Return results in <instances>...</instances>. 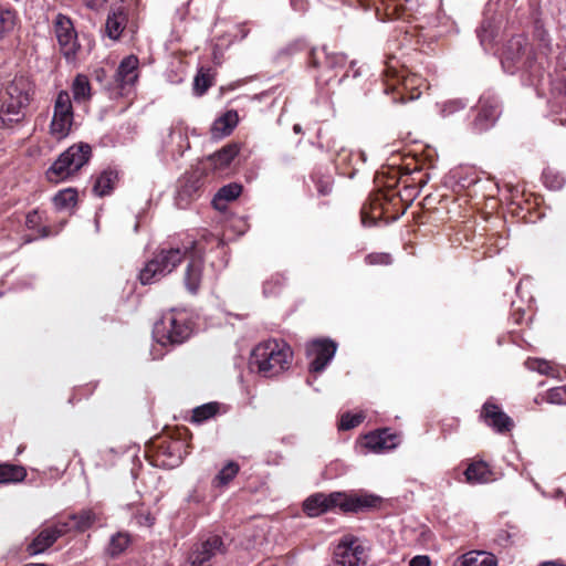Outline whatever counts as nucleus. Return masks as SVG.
I'll list each match as a JSON object with an SVG mask.
<instances>
[{
  "mask_svg": "<svg viewBox=\"0 0 566 566\" xmlns=\"http://www.w3.org/2000/svg\"><path fill=\"white\" fill-rule=\"evenodd\" d=\"M126 15L122 11L113 12L106 20V32L111 39H118L126 25Z\"/></svg>",
  "mask_w": 566,
  "mask_h": 566,
  "instance_id": "nucleus-27",
  "label": "nucleus"
},
{
  "mask_svg": "<svg viewBox=\"0 0 566 566\" xmlns=\"http://www.w3.org/2000/svg\"><path fill=\"white\" fill-rule=\"evenodd\" d=\"M42 218L38 210L30 211L25 217V226L30 230H35L36 235L33 238L25 239L27 242H31L38 238H46L51 234V229L49 227H40Z\"/></svg>",
  "mask_w": 566,
  "mask_h": 566,
  "instance_id": "nucleus-28",
  "label": "nucleus"
},
{
  "mask_svg": "<svg viewBox=\"0 0 566 566\" xmlns=\"http://www.w3.org/2000/svg\"><path fill=\"white\" fill-rule=\"evenodd\" d=\"M552 188L558 189L562 187V180H556L553 185H551Z\"/></svg>",
  "mask_w": 566,
  "mask_h": 566,
  "instance_id": "nucleus-54",
  "label": "nucleus"
},
{
  "mask_svg": "<svg viewBox=\"0 0 566 566\" xmlns=\"http://www.w3.org/2000/svg\"><path fill=\"white\" fill-rule=\"evenodd\" d=\"M501 113L500 104L495 98L482 97L476 107V115L473 120V127L482 133L492 127Z\"/></svg>",
  "mask_w": 566,
  "mask_h": 566,
  "instance_id": "nucleus-15",
  "label": "nucleus"
},
{
  "mask_svg": "<svg viewBox=\"0 0 566 566\" xmlns=\"http://www.w3.org/2000/svg\"><path fill=\"white\" fill-rule=\"evenodd\" d=\"M305 48H306V45H305L304 41L296 40V41L290 43L289 45H286V48L284 49V52L286 54H294L296 52L303 51Z\"/></svg>",
  "mask_w": 566,
  "mask_h": 566,
  "instance_id": "nucleus-45",
  "label": "nucleus"
},
{
  "mask_svg": "<svg viewBox=\"0 0 566 566\" xmlns=\"http://www.w3.org/2000/svg\"><path fill=\"white\" fill-rule=\"evenodd\" d=\"M465 103L461 99H451L443 104L442 107V115L449 116L460 109H463L465 107Z\"/></svg>",
  "mask_w": 566,
  "mask_h": 566,
  "instance_id": "nucleus-42",
  "label": "nucleus"
},
{
  "mask_svg": "<svg viewBox=\"0 0 566 566\" xmlns=\"http://www.w3.org/2000/svg\"><path fill=\"white\" fill-rule=\"evenodd\" d=\"M361 218H363V222L365 223L366 222V219H367V211H366V208L364 207L363 210H361Z\"/></svg>",
  "mask_w": 566,
  "mask_h": 566,
  "instance_id": "nucleus-55",
  "label": "nucleus"
},
{
  "mask_svg": "<svg viewBox=\"0 0 566 566\" xmlns=\"http://www.w3.org/2000/svg\"><path fill=\"white\" fill-rule=\"evenodd\" d=\"M238 154L239 146L232 143L208 156L206 160L212 170L219 171L228 168Z\"/></svg>",
  "mask_w": 566,
  "mask_h": 566,
  "instance_id": "nucleus-20",
  "label": "nucleus"
},
{
  "mask_svg": "<svg viewBox=\"0 0 566 566\" xmlns=\"http://www.w3.org/2000/svg\"><path fill=\"white\" fill-rule=\"evenodd\" d=\"M525 364L528 369L538 371L539 374H543V375H551V373L553 370V368L548 361H546L544 359H539V358L528 359V360H526Z\"/></svg>",
  "mask_w": 566,
  "mask_h": 566,
  "instance_id": "nucleus-38",
  "label": "nucleus"
},
{
  "mask_svg": "<svg viewBox=\"0 0 566 566\" xmlns=\"http://www.w3.org/2000/svg\"><path fill=\"white\" fill-rule=\"evenodd\" d=\"M337 344L332 339H315L307 344L306 355L311 359L308 369L311 373L323 371L334 358Z\"/></svg>",
  "mask_w": 566,
  "mask_h": 566,
  "instance_id": "nucleus-10",
  "label": "nucleus"
},
{
  "mask_svg": "<svg viewBox=\"0 0 566 566\" xmlns=\"http://www.w3.org/2000/svg\"><path fill=\"white\" fill-rule=\"evenodd\" d=\"M33 86L31 81L23 76H14L7 85L1 97L0 125L10 127L20 123L25 116V108L29 106Z\"/></svg>",
  "mask_w": 566,
  "mask_h": 566,
  "instance_id": "nucleus-2",
  "label": "nucleus"
},
{
  "mask_svg": "<svg viewBox=\"0 0 566 566\" xmlns=\"http://www.w3.org/2000/svg\"><path fill=\"white\" fill-rule=\"evenodd\" d=\"M139 524L151 526L155 523V517L150 513H139L136 515Z\"/></svg>",
  "mask_w": 566,
  "mask_h": 566,
  "instance_id": "nucleus-47",
  "label": "nucleus"
},
{
  "mask_svg": "<svg viewBox=\"0 0 566 566\" xmlns=\"http://www.w3.org/2000/svg\"><path fill=\"white\" fill-rule=\"evenodd\" d=\"M399 6L402 8L403 11H411L415 9V7L418 4L417 0H398Z\"/></svg>",
  "mask_w": 566,
  "mask_h": 566,
  "instance_id": "nucleus-50",
  "label": "nucleus"
},
{
  "mask_svg": "<svg viewBox=\"0 0 566 566\" xmlns=\"http://www.w3.org/2000/svg\"><path fill=\"white\" fill-rule=\"evenodd\" d=\"M547 401L551 403H566V386L552 388L547 391Z\"/></svg>",
  "mask_w": 566,
  "mask_h": 566,
  "instance_id": "nucleus-40",
  "label": "nucleus"
},
{
  "mask_svg": "<svg viewBox=\"0 0 566 566\" xmlns=\"http://www.w3.org/2000/svg\"><path fill=\"white\" fill-rule=\"evenodd\" d=\"M15 24V13L12 10H0V35L9 32Z\"/></svg>",
  "mask_w": 566,
  "mask_h": 566,
  "instance_id": "nucleus-37",
  "label": "nucleus"
},
{
  "mask_svg": "<svg viewBox=\"0 0 566 566\" xmlns=\"http://www.w3.org/2000/svg\"><path fill=\"white\" fill-rule=\"evenodd\" d=\"M213 85V76L210 70L200 69L193 80V92L196 95H203Z\"/></svg>",
  "mask_w": 566,
  "mask_h": 566,
  "instance_id": "nucleus-33",
  "label": "nucleus"
},
{
  "mask_svg": "<svg viewBox=\"0 0 566 566\" xmlns=\"http://www.w3.org/2000/svg\"><path fill=\"white\" fill-rule=\"evenodd\" d=\"M242 191V187L239 184H229L221 187L213 198V205L219 208L220 201H232L237 199Z\"/></svg>",
  "mask_w": 566,
  "mask_h": 566,
  "instance_id": "nucleus-34",
  "label": "nucleus"
},
{
  "mask_svg": "<svg viewBox=\"0 0 566 566\" xmlns=\"http://www.w3.org/2000/svg\"><path fill=\"white\" fill-rule=\"evenodd\" d=\"M240 467L237 462H228L213 479L216 486H226L232 481L239 473Z\"/></svg>",
  "mask_w": 566,
  "mask_h": 566,
  "instance_id": "nucleus-32",
  "label": "nucleus"
},
{
  "mask_svg": "<svg viewBox=\"0 0 566 566\" xmlns=\"http://www.w3.org/2000/svg\"><path fill=\"white\" fill-rule=\"evenodd\" d=\"M364 418L365 416L361 413L346 412L340 417L338 428L340 430H350L359 426L363 422Z\"/></svg>",
  "mask_w": 566,
  "mask_h": 566,
  "instance_id": "nucleus-36",
  "label": "nucleus"
},
{
  "mask_svg": "<svg viewBox=\"0 0 566 566\" xmlns=\"http://www.w3.org/2000/svg\"><path fill=\"white\" fill-rule=\"evenodd\" d=\"M25 566H46V565L43 563H38V564H28Z\"/></svg>",
  "mask_w": 566,
  "mask_h": 566,
  "instance_id": "nucleus-57",
  "label": "nucleus"
},
{
  "mask_svg": "<svg viewBox=\"0 0 566 566\" xmlns=\"http://www.w3.org/2000/svg\"><path fill=\"white\" fill-rule=\"evenodd\" d=\"M129 543V535L127 533L118 532L111 537L106 553L111 557H116L128 547Z\"/></svg>",
  "mask_w": 566,
  "mask_h": 566,
  "instance_id": "nucleus-30",
  "label": "nucleus"
},
{
  "mask_svg": "<svg viewBox=\"0 0 566 566\" xmlns=\"http://www.w3.org/2000/svg\"><path fill=\"white\" fill-rule=\"evenodd\" d=\"M192 329L187 318L174 311L166 313L153 328L154 339L161 346H175L185 343Z\"/></svg>",
  "mask_w": 566,
  "mask_h": 566,
  "instance_id": "nucleus-5",
  "label": "nucleus"
},
{
  "mask_svg": "<svg viewBox=\"0 0 566 566\" xmlns=\"http://www.w3.org/2000/svg\"><path fill=\"white\" fill-rule=\"evenodd\" d=\"M74 122V111L71 96L67 91H61L56 95L53 106V116L50 123V134L57 140L69 136Z\"/></svg>",
  "mask_w": 566,
  "mask_h": 566,
  "instance_id": "nucleus-6",
  "label": "nucleus"
},
{
  "mask_svg": "<svg viewBox=\"0 0 566 566\" xmlns=\"http://www.w3.org/2000/svg\"><path fill=\"white\" fill-rule=\"evenodd\" d=\"M480 418L497 433L510 432L513 427V420L495 403L484 402Z\"/></svg>",
  "mask_w": 566,
  "mask_h": 566,
  "instance_id": "nucleus-16",
  "label": "nucleus"
},
{
  "mask_svg": "<svg viewBox=\"0 0 566 566\" xmlns=\"http://www.w3.org/2000/svg\"><path fill=\"white\" fill-rule=\"evenodd\" d=\"M195 249V240L184 242L181 245L161 247L139 272L143 285L151 284L171 273L186 256Z\"/></svg>",
  "mask_w": 566,
  "mask_h": 566,
  "instance_id": "nucleus-3",
  "label": "nucleus"
},
{
  "mask_svg": "<svg viewBox=\"0 0 566 566\" xmlns=\"http://www.w3.org/2000/svg\"><path fill=\"white\" fill-rule=\"evenodd\" d=\"M530 44L523 35L512 36L502 53V66L509 73H514L515 69L523 62Z\"/></svg>",
  "mask_w": 566,
  "mask_h": 566,
  "instance_id": "nucleus-13",
  "label": "nucleus"
},
{
  "mask_svg": "<svg viewBox=\"0 0 566 566\" xmlns=\"http://www.w3.org/2000/svg\"><path fill=\"white\" fill-rule=\"evenodd\" d=\"M27 476L24 467L11 463H0V484L22 482Z\"/></svg>",
  "mask_w": 566,
  "mask_h": 566,
  "instance_id": "nucleus-24",
  "label": "nucleus"
},
{
  "mask_svg": "<svg viewBox=\"0 0 566 566\" xmlns=\"http://www.w3.org/2000/svg\"><path fill=\"white\" fill-rule=\"evenodd\" d=\"M370 210H371V218L373 219H377V218H380L384 212H385V208H384V205L382 202L380 201L379 198H376L371 203H370Z\"/></svg>",
  "mask_w": 566,
  "mask_h": 566,
  "instance_id": "nucleus-44",
  "label": "nucleus"
},
{
  "mask_svg": "<svg viewBox=\"0 0 566 566\" xmlns=\"http://www.w3.org/2000/svg\"><path fill=\"white\" fill-rule=\"evenodd\" d=\"M220 405L218 402H208L196 407L192 410L191 421L195 423H202L213 418L219 412Z\"/></svg>",
  "mask_w": 566,
  "mask_h": 566,
  "instance_id": "nucleus-31",
  "label": "nucleus"
},
{
  "mask_svg": "<svg viewBox=\"0 0 566 566\" xmlns=\"http://www.w3.org/2000/svg\"><path fill=\"white\" fill-rule=\"evenodd\" d=\"M317 191L321 196H327L332 192V185L328 181L318 180Z\"/></svg>",
  "mask_w": 566,
  "mask_h": 566,
  "instance_id": "nucleus-48",
  "label": "nucleus"
},
{
  "mask_svg": "<svg viewBox=\"0 0 566 566\" xmlns=\"http://www.w3.org/2000/svg\"><path fill=\"white\" fill-rule=\"evenodd\" d=\"M340 510L343 512H365L379 507L381 497L374 494H346L340 492Z\"/></svg>",
  "mask_w": 566,
  "mask_h": 566,
  "instance_id": "nucleus-17",
  "label": "nucleus"
},
{
  "mask_svg": "<svg viewBox=\"0 0 566 566\" xmlns=\"http://www.w3.org/2000/svg\"><path fill=\"white\" fill-rule=\"evenodd\" d=\"M308 63L313 67H317L319 65V59L317 56V51L315 49H312L310 51Z\"/></svg>",
  "mask_w": 566,
  "mask_h": 566,
  "instance_id": "nucleus-51",
  "label": "nucleus"
},
{
  "mask_svg": "<svg viewBox=\"0 0 566 566\" xmlns=\"http://www.w3.org/2000/svg\"><path fill=\"white\" fill-rule=\"evenodd\" d=\"M364 547L358 539L347 535L342 538L334 551V562L337 566H358L363 562Z\"/></svg>",
  "mask_w": 566,
  "mask_h": 566,
  "instance_id": "nucleus-12",
  "label": "nucleus"
},
{
  "mask_svg": "<svg viewBox=\"0 0 566 566\" xmlns=\"http://www.w3.org/2000/svg\"><path fill=\"white\" fill-rule=\"evenodd\" d=\"M464 476L469 484H483L493 480V472L485 461L478 460L468 465Z\"/></svg>",
  "mask_w": 566,
  "mask_h": 566,
  "instance_id": "nucleus-21",
  "label": "nucleus"
},
{
  "mask_svg": "<svg viewBox=\"0 0 566 566\" xmlns=\"http://www.w3.org/2000/svg\"><path fill=\"white\" fill-rule=\"evenodd\" d=\"M407 90H408V80L403 81L402 90H400V88L398 90V88L394 87L392 91L396 92L397 95H399V97L394 96V102L395 103L396 102L405 103L407 99L408 101H413V99H416V98H418L420 96V92L417 88H415L410 93V95L407 97V95L405 93V91H407Z\"/></svg>",
  "mask_w": 566,
  "mask_h": 566,
  "instance_id": "nucleus-39",
  "label": "nucleus"
},
{
  "mask_svg": "<svg viewBox=\"0 0 566 566\" xmlns=\"http://www.w3.org/2000/svg\"><path fill=\"white\" fill-rule=\"evenodd\" d=\"M70 520L74 522L73 527L83 532L94 524L96 516L91 510H85L78 514L70 515Z\"/></svg>",
  "mask_w": 566,
  "mask_h": 566,
  "instance_id": "nucleus-35",
  "label": "nucleus"
},
{
  "mask_svg": "<svg viewBox=\"0 0 566 566\" xmlns=\"http://www.w3.org/2000/svg\"><path fill=\"white\" fill-rule=\"evenodd\" d=\"M53 25L62 54L67 60L74 59L80 49V44L77 42V33L72 20L69 17L59 13L54 19Z\"/></svg>",
  "mask_w": 566,
  "mask_h": 566,
  "instance_id": "nucleus-7",
  "label": "nucleus"
},
{
  "mask_svg": "<svg viewBox=\"0 0 566 566\" xmlns=\"http://www.w3.org/2000/svg\"><path fill=\"white\" fill-rule=\"evenodd\" d=\"M325 55V64L329 69H334L337 66H343L346 62V56L342 53H324Z\"/></svg>",
  "mask_w": 566,
  "mask_h": 566,
  "instance_id": "nucleus-41",
  "label": "nucleus"
},
{
  "mask_svg": "<svg viewBox=\"0 0 566 566\" xmlns=\"http://www.w3.org/2000/svg\"><path fill=\"white\" fill-rule=\"evenodd\" d=\"M117 174L113 170L103 171L95 180L93 192L98 197L107 196L112 192Z\"/></svg>",
  "mask_w": 566,
  "mask_h": 566,
  "instance_id": "nucleus-26",
  "label": "nucleus"
},
{
  "mask_svg": "<svg viewBox=\"0 0 566 566\" xmlns=\"http://www.w3.org/2000/svg\"><path fill=\"white\" fill-rule=\"evenodd\" d=\"M430 558L428 556L418 555L410 560L409 566H430Z\"/></svg>",
  "mask_w": 566,
  "mask_h": 566,
  "instance_id": "nucleus-46",
  "label": "nucleus"
},
{
  "mask_svg": "<svg viewBox=\"0 0 566 566\" xmlns=\"http://www.w3.org/2000/svg\"><path fill=\"white\" fill-rule=\"evenodd\" d=\"M399 443V437L389 429H380L369 432L364 437V447L373 452H382L395 449Z\"/></svg>",
  "mask_w": 566,
  "mask_h": 566,
  "instance_id": "nucleus-18",
  "label": "nucleus"
},
{
  "mask_svg": "<svg viewBox=\"0 0 566 566\" xmlns=\"http://www.w3.org/2000/svg\"><path fill=\"white\" fill-rule=\"evenodd\" d=\"M69 522H59L52 526L43 528L27 546V552L30 556H34L45 552L51 547L61 536L71 530Z\"/></svg>",
  "mask_w": 566,
  "mask_h": 566,
  "instance_id": "nucleus-11",
  "label": "nucleus"
},
{
  "mask_svg": "<svg viewBox=\"0 0 566 566\" xmlns=\"http://www.w3.org/2000/svg\"><path fill=\"white\" fill-rule=\"evenodd\" d=\"M181 460V457L180 455H177V457H174L170 465L174 467V465H177Z\"/></svg>",
  "mask_w": 566,
  "mask_h": 566,
  "instance_id": "nucleus-53",
  "label": "nucleus"
},
{
  "mask_svg": "<svg viewBox=\"0 0 566 566\" xmlns=\"http://www.w3.org/2000/svg\"><path fill=\"white\" fill-rule=\"evenodd\" d=\"M227 546L220 535L212 534L206 541L195 545L188 556L190 566H211V559L218 554H226Z\"/></svg>",
  "mask_w": 566,
  "mask_h": 566,
  "instance_id": "nucleus-8",
  "label": "nucleus"
},
{
  "mask_svg": "<svg viewBox=\"0 0 566 566\" xmlns=\"http://www.w3.org/2000/svg\"><path fill=\"white\" fill-rule=\"evenodd\" d=\"M340 492L315 493L304 501L303 510L308 516L315 517L335 507L340 509Z\"/></svg>",
  "mask_w": 566,
  "mask_h": 566,
  "instance_id": "nucleus-14",
  "label": "nucleus"
},
{
  "mask_svg": "<svg viewBox=\"0 0 566 566\" xmlns=\"http://www.w3.org/2000/svg\"><path fill=\"white\" fill-rule=\"evenodd\" d=\"M293 129H294L295 133H300L301 132V126L298 124H296V125H294Z\"/></svg>",
  "mask_w": 566,
  "mask_h": 566,
  "instance_id": "nucleus-56",
  "label": "nucleus"
},
{
  "mask_svg": "<svg viewBox=\"0 0 566 566\" xmlns=\"http://www.w3.org/2000/svg\"><path fill=\"white\" fill-rule=\"evenodd\" d=\"M92 156V147L86 143L70 146L46 170V179L59 184L76 174Z\"/></svg>",
  "mask_w": 566,
  "mask_h": 566,
  "instance_id": "nucleus-4",
  "label": "nucleus"
},
{
  "mask_svg": "<svg viewBox=\"0 0 566 566\" xmlns=\"http://www.w3.org/2000/svg\"><path fill=\"white\" fill-rule=\"evenodd\" d=\"M367 263L369 264H390L391 263V256L388 253H376V254H369L366 258Z\"/></svg>",
  "mask_w": 566,
  "mask_h": 566,
  "instance_id": "nucleus-43",
  "label": "nucleus"
},
{
  "mask_svg": "<svg viewBox=\"0 0 566 566\" xmlns=\"http://www.w3.org/2000/svg\"><path fill=\"white\" fill-rule=\"evenodd\" d=\"M138 64L139 61L135 55H128L122 60L115 73V82L120 88L133 85L137 81Z\"/></svg>",
  "mask_w": 566,
  "mask_h": 566,
  "instance_id": "nucleus-19",
  "label": "nucleus"
},
{
  "mask_svg": "<svg viewBox=\"0 0 566 566\" xmlns=\"http://www.w3.org/2000/svg\"><path fill=\"white\" fill-rule=\"evenodd\" d=\"M452 566H497V560L493 554L472 551L459 556Z\"/></svg>",
  "mask_w": 566,
  "mask_h": 566,
  "instance_id": "nucleus-22",
  "label": "nucleus"
},
{
  "mask_svg": "<svg viewBox=\"0 0 566 566\" xmlns=\"http://www.w3.org/2000/svg\"><path fill=\"white\" fill-rule=\"evenodd\" d=\"M73 98L76 103L88 102L92 97V87L90 80L84 74H77L73 80L72 86Z\"/></svg>",
  "mask_w": 566,
  "mask_h": 566,
  "instance_id": "nucleus-25",
  "label": "nucleus"
},
{
  "mask_svg": "<svg viewBox=\"0 0 566 566\" xmlns=\"http://www.w3.org/2000/svg\"><path fill=\"white\" fill-rule=\"evenodd\" d=\"M179 447H180L179 442H171L169 446H167V448L161 446L160 449L163 450L164 453L166 452V450H168L169 455L172 457V452L176 451L177 449H179Z\"/></svg>",
  "mask_w": 566,
  "mask_h": 566,
  "instance_id": "nucleus-52",
  "label": "nucleus"
},
{
  "mask_svg": "<svg viewBox=\"0 0 566 566\" xmlns=\"http://www.w3.org/2000/svg\"><path fill=\"white\" fill-rule=\"evenodd\" d=\"M186 259L188 263L184 274V284L188 292L197 294L201 285L205 264V249L199 241H195V249L189 251Z\"/></svg>",
  "mask_w": 566,
  "mask_h": 566,
  "instance_id": "nucleus-9",
  "label": "nucleus"
},
{
  "mask_svg": "<svg viewBox=\"0 0 566 566\" xmlns=\"http://www.w3.org/2000/svg\"><path fill=\"white\" fill-rule=\"evenodd\" d=\"M83 2L87 8L97 10L102 8L107 2V0H83Z\"/></svg>",
  "mask_w": 566,
  "mask_h": 566,
  "instance_id": "nucleus-49",
  "label": "nucleus"
},
{
  "mask_svg": "<svg viewBox=\"0 0 566 566\" xmlns=\"http://www.w3.org/2000/svg\"><path fill=\"white\" fill-rule=\"evenodd\" d=\"M77 202V192L75 189L67 188L60 190L53 197V203L57 210H65L75 207Z\"/></svg>",
  "mask_w": 566,
  "mask_h": 566,
  "instance_id": "nucleus-29",
  "label": "nucleus"
},
{
  "mask_svg": "<svg viewBox=\"0 0 566 566\" xmlns=\"http://www.w3.org/2000/svg\"><path fill=\"white\" fill-rule=\"evenodd\" d=\"M292 357L293 353L284 340L268 339L253 348L249 366L259 375L271 378L287 369Z\"/></svg>",
  "mask_w": 566,
  "mask_h": 566,
  "instance_id": "nucleus-1",
  "label": "nucleus"
},
{
  "mask_svg": "<svg viewBox=\"0 0 566 566\" xmlns=\"http://www.w3.org/2000/svg\"><path fill=\"white\" fill-rule=\"evenodd\" d=\"M545 182H547L548 174H544Z\"/></svg>",
  "mask_w": 566,
  "mask_h": 566,
  "instance_id": "nucleus-58",
  "label": "nucleus"
},
{
  "mask_svg": "<svg viewBox=\"0 0 566 566\" xmlns=\"http://www.w3.org/2000/svg\"><path fill=\"white\" fill-rule=\"evenodd\" d=\"M239 116L237 111L230 109L223 115L218 117L211 127V135L214 138H222L232 133L234 127L238 125Z\"/></svg>",
  "mask_w": 566,
  "mask_h": 566,
  "instance_id": "nucleus-23",
  "label": "nucleus"
}]
</instances>
